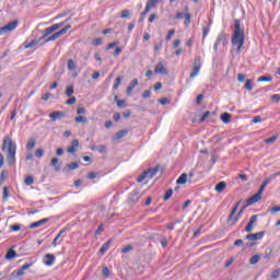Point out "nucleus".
<instances>
[{
	"label": "nucleus",
	"instance_id": "79ce46f5",
	"mask_svg": "<svg viewBox=\"0 0 280 280\" xmlns=\"http://www.w3.org/2000/svg\"><path fill=\"white\" fill-rule=\"evenodd\" d=\"M126 135H128V131H126V130L118 131L116 133V139H124V137H126Z\"/></svg>",
	"mask_w": 280,
	"mask_h": 280
},
{
	"label": "nucleus",
	"instance_id": "864d4df0",
	"mask_svg": "<svg viewBox=\"0 0 280 280\" xmlns=\"http://www.w3.org/2000/svg\"><path fill=\"white\" fill-rule=\"evenodd\" d=\"M277 141V136H272L271 138L265 139V143H275Z\"/></svg>",
	"mask_w": 280,
	"mask_h": 280
},
{
	"label": "nucleus",
	"instance_id": "2eb2a0df",
	"mask_svg": "<svg viewBox=\"0 0 280 280\" xmlns=\"http://www.w3.org/2000/svg\"><path fill=\"white\" fill-rule=\"evenodd\" d=\"M264 237V232H258L256 234H248L246 236V240H248V242H257V240H261Z\"/></svg>",
	"mask_w": 280,
	"mask_h": 280
},
{
	"label": "nucleus",
	"instance_id": "6e6d98bb",
	"mask_svg": "<svg viewBox=\"0 0 280 280\" xmlns=\"http://www.w3.org/2000/svg\"><path fill=\"white\" fill-rule=\"evenodd\" d=\"M150 7H145L144 11L140 14V18L145 19L148 16V12H150Z\"/></svg>",
	"mask_w": 280,
	"mask_h": 280
},
{
	"label": "nucleus",
	"instance_id": "7ed1b4c3",
	"mask_svg": "<svg viewBox=\"0 0 280 280\" xmlns=\"http://www.w3.org/2000/svg\"><path fill=\"white\" fill-rule=\"evenodd\" d=\"M229 38V35L224 32H221L215 42H214V54H218V50L220 49V47H226V45H229V40L226 39Z\"/></svg>",
	"mask_w": 280,
	"mask_h": 280
},
{
	"label": "nucleus",
	"instance_id": "a211bd4d",
	"mask_svg": "<svg viewBox=\"0 0 280 280\" xmlns=\"http://www.w3.org/2000/svg\"><path fill=\"white\" fill-rule=\"evenodd\" d=\"M78 167H80V164H78V162H72L63 167V172L69 174V172H73V170H78Z\"/></svg>",
	"mask_w": 280,
	"mask_h": 280
},
{
	"label": "nucleus",
	"instance_id": "6e6552de",
	"mask_svg": "<svg viewBox=\"0 0 280 280\" xmlns=\"http://www.w3.org/2000/svg\"><path fill=\"white\" fill-rule=\"evenodd\" d=\"M166 65L165 61H160L155 67L154 73H158L159 75H167L168 71Z\"/></svg>",
	"mask_w": 280,
	"mask_h": 280
},
{
	"label": "nucleus",
	"instance_id": "49530a36",
	"mask_svg": "<svg viewBox=\"0 0 280 280\" xmlns=\"http://www.w3.org/2000/svg\"><path fill=\"white\" fill-rule=\"evenodd\" d=\"M96 150L100 154H106V145L104 144L98 145Z\"/></svg>",
	"mask_w": 280,
	"mask_h": 280
},
{
	"label": "nucleus",
	"instance_id": "c03bdc74",
	"mask_svg": "<svg viewBox=\"0 0 280 280\" xmlns=\"http://www.w3.org/2000/svg\"><path fill=\"white\" fill-rule=\"evenodd\" d=\"M8 175V171H2L0 174V185H3L5 183V176Z\"/></svg>",
	"mask_w": 280,
	"mask_h": 280
},
{
	"label": "nucleus",
	"instance_id": "c85d7f7f",
	"mask_svg": "<svg viewBox=\"0 0 280 280\" xmlns=\"http://www.w3.org/2000/svg\"><path fill=\"white\" fill-rule=\"evenodd\" d=\"M221 121L223 124H231V114L224 113L221 115Z\"/></svg>",
	"mask_w": 280,
	"mask_h": 280
},
{
	"label": "nucleus",
	"instance_id": "39448f33",
	"mask_svg": "<svg viewBox=\"0 0 280 280\" xmlns=\"http://www.w3.org/2000/svg\"><path fill=\"white\" fill-rule=\"evenodd\" d=\"M70 30H71V24L66 25L63 28H61L57 33H55L51 36L47 37L45 39V43H51L54 40H58V38H60V36H65V34H67V32L70 31Z\"/></svg>",
	"mask_w": 280,
	"mask_h": 280
},
{
	"label": "nucleus",
	"instance_id": "4d7b16f0",
	"mask_svg": "<svg viewBox=\"0 0 280 280\" xmlns=\"http://www.w3.org/2000/svg\"><path fill=\"white\" fill-rule=\"evenodd\" d=\"M74 120L77 121V124H82V122L86 121V117L78 116Z\"/></svg>",
	"mask_w": 280,
	"mask_h": 280
},
{
	"label": "nucleus",
	"instance_id": "e2e57ef3",
	"mask_svg": "<svg viewBox=\"0 0 280 280\" xmlns=\"http://www.w3.org/2000/svg\"><path fill=\"white\" fill-rule=\"evenodd\" d=\"M209 115H211V112H209V110L205 112L203 115L201 116L200 121L201 122L205 121V119H207V117H209Z\"/></svg>",
	"mask_w": 280,
	"mask_h": 280
},
{
	"label": "nucleus",
	"instance_id": "bf43d9fd",
	"mask_svg": "<svg viewBox=\"0 0 280 280\" xmlns=\"http://www.w3.org/2000/svg\"><path fill=\"white\" fill-rule=\"evenodd\" d=\"M88 178H89V180H93V179L97 178V173H95V172L89 173Z\"/></svg>",
	"mask_w": 280,
	"mask_h": 280
},
{
	"label": "nucleus",
	"instance_id": "412c9836",
	"mask_svg": "<svg viewBox=\"0 0 280 280\" xmlns=\"http://www.w3.org/2000/svg\"><path fill=\"white\" fill-rule=\"evenodd\" d=\"M50 165H51V167L55 168V172H60L61 164H60V160L58 158H52Z\"/></svg>",
	"mask_w": 280,
	"mask_h": 280
},
{
	"label": "nucleus",
	"instance_id": "ddd939ff",
	"mask_svg": "<svg viewBox=\"0 0 280 280\" xmlns=\"http://www.w3.org/2000/svg\"><path fill=\"white\" fill-rule=\"evenodd\" d=\"M49 222V218L42 219L39 221H36L28 225V229H38L39 226H44V224H47Z\"/></svg>",
	"mask_w": 280,
	"mask_h": 280
},
{
	"label": "nucleus",
	"instance_id": "a18cd8bd",
	"mask_svg": "<svg viewBox=\"0 0 280 280\" xmlns=\"http://www.w3.org/2000/svg\"><path fill=\"white\" fill-rule=\"evenodd\" d=\"M145 178H148V173H145V171L138 177V183H143V180H145Z\"/></svg>",
	"mask_w": 280,
	"mask_h": 280
},
{
	"label": "nucleus",
	"instance_id": "0e129e2a",
	"mask_svg": "<svg viewBox=\"0 0 280 280\" xmlns=\"http://www.w3.org/2000/svg\"><path fill=\"white\" fill-rule=\"evenodd\" d=\"M253 124H261V116H255L253 118Z\"/></svg>",
	"mask_w": 280,
	"mask_h": 280
},
{
	"label": "nucleus",
	"instance_id": "338daca9",
	"mask_svg": "<svg viewBox=\"0 0 280 280\" xmlns=\"http://www.w3.org/2000/svg\"><path fill=\"white\" fill-rule=\"evenodd\" d=\"M272 102H280V94H273L271 96Z\"/></svg>",
	"mask_w": 280,
	"mask_h": 280
},
{
	"label": "nucleus",
	"instance_id": "774afa93",
	"mask_svg": "<svg viewBox=\"0 0 280 280\" xmlns=\"http://www.w3.org/2000/svg\"><path fill=\"white\" fill-rule=\"evenodd\" d=\"M11 231H21V225L20 224H15V225H11Z\"/></svg>",
	"mask_w": 280,
	"mask_h": 280
},
{
	"label": "nucleus",
	"instance_id": "a878e982",
	"mask_svg": "<svg viewBox=\"0 0 280 280\" xmlns=\"http://www.w3.org/2000/svg\"><path fill=\"white\" fill-rule=\"evenodd\" d=\"M109 248H110V241H107L100 248L101 255H104Z\"/></svg>",
	"mask_w": 280,
	"mask_h": 280
},
{
	"label": "nucleus",
	"instance_id": "2f4dec72",
	"mask_svg": "<svg viewBox=\"0 0 280 280\" xmlns=\"http://www.w3.org/2000/svg\"><path fill=\"white\" fill-rule=\"evenodd\" d=\"M173 194H174V190H173V189L166 190V192H165V195H164V197H163V201H164V202H167V200H170V198H172Z\"/></svg>",
	"mask_w": 280,
	"mask_h": 280
},
{
	"label": "nucleus",
	"instance_id": "09e8293b",
	"mask_svg": "<svg viewBox=\"0 0 280 280\" xmlns=\"http://www.w3.org/2000/svg\"><path fill=\"white\" fill-rule=\"evenodd\" d=\"M75 102H78V100L75 98V96H72V97H70V98L66 102V104H67L68 106H73V104H75Z\"/></svg>",
	"mask_w": 280,
	"mask_h": 280
},
{
	"label": "nucleus",
	"instance_id": "c9c22d12",
	"mask_svg": "<svg viewBox=\"0 0 280 280\" xmlns=\"http://www.w3.org/2000/svg\"><path fill=\"white\" fill-rule=\"evenodd\" d=\"M68 70L75 71V61L73 59L68 60Z\"/></svg>",
	"mask_w": 280,
	"mask_h": 280
},
{
	"label": "nucleus",
	"instance_id": "aec40b11",
	"mask_svg": "<svg viewBox=\"0 0 280 280\" xmlns=\"http://www.w3.org/2000/svg\"><path fill=\"white\" fill-rule=\"evenodd\" d=\"M62 117H65L63 112H52L51 114H49V118L51 119V121H57V119H62Z\"/></svg>",
	"mask_w": 280,
	"mask_h": 280
},
{
	"label": "nucleus",
	"instance_id": "9b49d317",
	"mask_svg": "<svg viewBox=\"0 0 280 280\" xmlns=\"http://www.w3.org/2000/svg\"><path fill=\"white\" fill-rule=\"evenodd\" d=\"M264 194V190H258V192L256 195H253L248 200H247V205H256V202L261 200V195Z\"/></svg>",
	"mask_w": 280,
	"mask_h": 280
},
{
	"label": "nucleus",
	"instance_id": "393cba45",
	"mask_svg": "<svg viewBox=\"0 0 280 280\" xmlns=\"http://www.w3.org/2000/svg\"><path fill=\"white\" fill-rule=\"evenodd\" d=\"M147 173L148 178H154L156 176L159 168H149L148 171H144Z\"/></svg>",
	"mask_w": 280,
	"mask_h": 280
},
{
	"label": "nucleus",
	"instance_id": "37998d69",
	"mask_svg": "<svg viewBox=\"0 0 280 280\" xmlns=\"http://www.w3.org/2000/svg\"><path fill=\"white\" fill-rule=\"evenodd\" d=\"M66 95H67V97H71V95H73V85H69L66 89Z\"/></svg>",
	"mask_w": 280,
	"mask_h": 280
},
{
	"label": "nucleus",
	"instance_id": "f3484780",
	"mask_svg": "<svg viewBox=\"0 0 280 280\" xmlns=\"http://www.w3.org/2000/svg\"><path fill=\"white\" fill-rule=\"evenodd\" d=\"M66 231H67L66 229H62V230L57 234V236L54 238V241H52V243H51V246H54V248H56V247L58 246V244H61L62 241H59V242H58V240H60V238L62 237V235H65Z\"/></svg>",
	"mask_w": 280,
	"mask_h": 280
},
{
	"label": "nucleus",
	"instance_id": "58836bf2",
	"mask_svg": "<svg viewBox=\"0 0 280 280\" xmlns=\"http://www.w3.org/2000/svg\"><path fill=\"white\" fill-rule=\"evenodd\" d=\"M14 257H16V252H14L13 249L7 253V256H5L7 259H14Z\"/></svg>",
	"mask_w": 280,
	"mask_h": 280
},
{
	"label": "nucleus",
	"instance_id": "423d86ee",
	"mask_svg": "<svg viewBox=\"0 0 280 280\" xmlns=\"http://www.w3.org/2000/svg\"><path fill=\"white\" fill-rule=\"evenodd\" d=\"M15 27H19V20H14L9 24L0 27V36H3V34H8V32H14Z\"/></svg>",
	"mask_w": 280,
	"mask_h": 280
},
{
	"label": "nucleus",
	"instance_id": "13d9d810",
	"mask_svg": "<svg viewBox=\"0 0 280 280\" xmlns=\"http://www.w3.org/2000/svg\"><path fill=\"white\" fill-rule=\"evenodd\" d=\"M280 277V271L279 270H273L272 273H271V278L272 279H279Z\"/></svg>",
	"mask_w": 280,
	"mask_h": 280
},
{
	"label": "nucleus",
	"instance_id": "052dcab7",
	"mask_svg": "<svg viewBox=\"0 0 280 280\" xmlns=\"http://www.w3.org/2000/svg\"><path fill=\"white\" fill-rule=\"evenodd\" d=\"M132 250V245H127L125 248L121 249V253H130Z\"/></svg>",
	"mask_w": 280,
	"mask_h": 280
},
{
	"label": "nucleus",
	"instance_id": "f257e3e1",
	"mask_svg": "<svg viewBox=\"0 0 280 280\" xmlns=\"http://www.w3.org/2000/svg\"><path fill=\"white\" fill-rule=\"evenodd\" d=\"M2 152H8L7 159L9 165L16 164V143L10 138V136H5L2 142Z\"/></svg>",
	"mask_w": 280,
	"mask_h": 280
},
{
	"label": "nucleus",
	"instance_id": "9d476101",
	"mask_svg": "<svg viewBox=\"0 0 280 280\" xmlns=\"http://www.w3.org/2000/svg\"><path fill=\"white\" fill-rule=\"evenodd\" d=\"M277 176H280V173H275L271 176L265 178L259 189L264 191V189H266V187H268V185H270V183L273 182Z\"/></svg>",
	"mask_w": 280,
	"mask_h": 280
},
{
	"label": "nucleus",
	"instance_id": "473e14b6",
	"mask_svg": "<svg viewBox=\"0 0 280 280\" xmlns=\"http://www.w3.org/2000/svg\"><path fill=\"white\" fill-rule=\"evenodd\" d=\"M161 0H148L147 2V8H149V10H152V8H154V5H156Z\"/></svg>",
	"mask_w": 280,
	"mask_h": 280
},
{
	"label": "nucleus",
	"instance_id": "4be33fe9",
	"mask_svg": "<svg viewBox=\"0 0 280 280\" xmlns=\"http://www.w3.org/2000/svg\"><path fill=\"white\" fill-rule=\"evenodd\" d=\"M224 189H226V182H220L215 185L214 191H217V194H222Z\"/></svg>",
	"mask_w": 280,
	"mask_h": 280
},
{
	"label": "nucleus",
	"instance_id": "1a4fd4ad",
	"mask_svg": "<svg viewBox=\"0 0 280 280\" xmlns=\"http://www.w3.org/2000/svg\"><path fill=\"white\" fill-rule=\"evenodd\" d=\"M237 207H240V203H236V205H235V207L232 209V211H231V213H230V215H229V218H228V221H229V222L232 221V224H233V225H234V224H237V222L240 221V218H242L240 214H236V215H235V213H237ZM233 215H235L234 219H233Z\"/></svg>",
	"mask_w": 280,
	"mask_h": 280
},
{
	"label": "nucleus",
	"instance_id": "6ab92c4d",
	"mask_svg": "<svg viewBox=\"0 0 280 280\" xmlns=\"http://www.w3.org/2000/svg\"><path fill=\"white\" fill-rule=\"evenodd\" d=\"M139 86V80L133 79L130 83V85L127 88V95H132V91Z\"/></svg>",
	"mask_w": 280,
	"mask_h": 280
},
{
	"label": "nucleus",
	"instance_id": "7c9ffc66",
	"mask_svg": "<svg viewBox=\"0 0 280 280\" xmlns=\"http://www.w3.org/2000/svg\"><path fill=\"white\" fill-rule=\"evenodd\" d=\"M184 19H185L184 25H185L186 27H189V25H190V23H191V14L185 13Z\"/></svg>",
	"mask_w": 280,
	"mask_h": 280
},
{
	"label": "nucleus",
	"instance_id": "a19ab883",
	"mask_svg": "<svg viewBox=\"0 0 280 280\" xmlns=\"http://www.w3.org/2000/svg\"><path fill=\"white\" fill-rule=\"evenodd\" d=\"M10 198V190L8 189V186L3 187V200H8Z\"/></svg>",
	"mask_w": 280,
	"mask_h": 280
},
{
	"label": "nucleus",
	"instance_id": "dca6fc26",
	"mask_svg": "<svg viewBox=\"0 0 280 280\" xmlns=\"http://www.w3.org/2000/svg\"><path fill=\"white\" fill-rule=\"evenodd\" d=\"M79 147H80V141L72 140L71 147H69L67 151L69 152V154H75Z\"/></svg>",
	"mask_w": 280,
	"mask_h": 280
},
{
	"label": "nucleus",
	"instance_id": "f8f14e48",
	"mask_svg": "<svg viewBox=\"0 0 280 280\" xmlns=\"http://www.w3.org/2000/svg\"><path fill=\"white\" fill-rule=\"evenodd\" d=\"M44 264L48 267L54 266V264H56V256H54L52 254H46Z\"/></svg>",
	"mask_w": 280,
	"mask_h": 280
},
{
	"label": "nucleus",
	"instance_id": "680f3d73",
	"mask_svg": "<svg viewBox=\"0 0 280 280\" xmlns=\"http://www.w3.org/2000/svg\"><path fill=\"white\" fill-rule=\"evenodd\" d=\"M110 270H108V267L103 268V277H109Z\"/></svg>",
	"mask_w": 280,
	"mask_h": 280
},
{
	"label": "nucleus",
	"instance_id": "4468645a",
	"mask_svg": "<svg viewBox=\"0 0 280 280\" xmlns=\"http://www.w3.org/2000/svg\"><path fill=\"white\" fill-rule=\"evenodd\" d=\"M255 222H257V214L250 217L249 222L245 226L246 233H250V231H253V225L255 224Z\"/></svg>",
	"mask_w": 280,
	"mask_h": 280
},
{
	"label": "nucleus",
	"instance_id": "de8ad7c7",
	"mask_svg": "<svg viewBox=\"0 0 280 280\" xmlns=\"http://www.w3.org/2000/svg\"><path fill=\"white\" fill-rule=\"evenodd\" d=\"M121 19H128L130 16V10L126 9L121 11Z\"/></svg>",
	"mask_w": 280,
	"mask_h": 280
},
{
	"label": "nucleus",
	"instance_id": "e433bc0d",
	"mask_svg": "<svg viewBox=\"0 0 280 280\" xmlns=\"http://www.w3.org/2000/svg\"><path fill=\"white\" fill-rule=\"evenodd\" d=\"M44 155H45V150L44 149H37L35 151L36 159H43Z\"/></svg>",
	"mask_w": 280,
	"mask_h": 280
},
{
	"label": "nucleus",
	"instance_id": "3c124183",
	"mask_svg": "<svg viewBox=\"0 0 280 280\" xmlns=\"http://www.w3.org/2000/svg\"><path fill=\"white\" fill-rule=\"evenodd\" d=\"M117 45H119V42H113L110 44H108L105 49H113L114 47H117Z\"/></svg>",
	"mask_w": 280,
	"mask_h": 280
},
{
	"label": "nucleus",
	"instance_id": "603ef678",
	"mask_svg": "<svg viewBox=\"0 0 280 280\" xmlns=\"http://www.w3.org/2000/svg\"><path fill=\"white\" fill-rule=\"evenodd\" d=\"M174 34H176V31L175 30H170L167 35H166V40H171L172 36H174Z\"/></svg>",
	"mask_w": 280,
	"mask_h": 280
},
{
	"label": "nucleus",
	"instance_id": "72a5a7b5",
	"mask_svg": "<svg viewBox=\"0 0 280 280\" xmlns=\"http://www.w3.org/2000/svg\"><path fill=\"white\" fill-rule=\"evenodd\" d=\"M122 81H124V77H117L116 81H115V83L113 85V89H115V90L119 89V86H120Z\"/></svg>",
	"mask_w": 280,
	"mask_h": 280
},
{
	"label": "nucleus",
	"instance_id": "4c0bfd02",
	"mask_svg": "<svg viewBox=\"0 0 280 280\" xmlns=\"http://www.w3.org/2000/svg\"><path fill=\"white\" fill-rule=\"evenodd\" d=\"M257 82H272V77L262 75L258 78Z\"/></svg>",
	"mask_w": 280,
	"mask_h": 280
},
{
	"label": "nucleus",
	"instance_id": "5701e85b",
	"mask_svg": "<svg viewBox=\"0 0 280 280\" xmlns=\"http://www.w3.org/2000/svg\"><path fill=\"white\" fill-rule=\"evenodd\" d=\"M187 173H183L176 180L177 185H185V183H187Z\"/></svg>",
	"mask_w": 280,
	"mask_h": 280
},
{
	"label": "nucleus",
	"instance_id": "0eeeda50",
	"mask_svg": "<svg viewBox=\"0 0 280 280\" xmlns=\"http://www.w3.org/2000/svg\"><path fill=\"white\" fill-rule=\"evenodd\" d=\"M32 268V264H25L23 265L19 270H14L10 275V279H19V277H23L25 275V270Z\"/></svg>",
	"mask_w": 280,
	"mask_h": 280
},
{
	"label": "nucleus",
	"instance_id": "b1692460",
	"mask_svg": "<svg viewBox=\"0 0 280 280\" xmlns=\"http://www.w3.org/2000/svg\"><path fill=\"white\" fill-rule=\"evenodd\" d=\"M34 148H36V140L34 138H31L26 144V150H28V152H32Z\"/></svg>",
	"mask_w": 280,
	"mask_h": 280
},
{
	"label": "nucleus",
	"instance_id": "bb28decb",
	"mask_svg": "<svg viewBox=\"0 0 280 280\" xmlns=\"http://www.w3.org/2000/svg\"><path fill=\"white\" fill-rule=\"evenodd\" d=\"M54 32H56L54 30V26H49V27L45 28L44 32H43L42 39L47 38V36H49V34H54Z\"/></svg>",
	"mask_w": 280,
	"mask_h": 280
},
{
	"label": "nucleus",
	"instance_id": "f03ea898",
	"mask_svg": "<svg viewBox=\"0 0 280 280\" xmlns=\"http://www.w3.org/2000/svg\"><path fill=\"white\" fill-rule=\"evenodd\" d=\"M244 31L240 26V20L235 21L234 24V33L232 35V45L233 47H237V54H242V47H244Z\"/></svg>",
	"mask_w": 280,
	"mask_h": 280
},
{
	"label": "nucleus",
	"instance_id": "5fc2aeb1",
	"mask_svg": "<svg viewBox=\"0 0 280 280\" xmlns=\"http://www.w3.org/2000/svg\"><path fill=\"white\" fill-rule=\"evenodd\" d=\"M150 7H145L144 11L140 14V18L145 19L148 16V12H150Z\"/></svg>",
	"mask_w": 280,
	"mask_h": 280
},
{
	"label": "nucleus",
	"instance_id": "c756f323",
	"mask_svg": "<svg viewBox=\"0 0 280 280\" xmlns=\"http://www.w3.org/2000/svg\"><path fill=\"white\" fill-rule=\"evenodd\" d=\"M259 259H261V256H259V255H254V256L250 257L249 264H250L252 266H255V264H258V262H259Z\"/></svg>",
	"mask_w": 280,
	"mask_h": 280
},
{
	"label": "nucleus",
	"instance_id": "20e7f679",
	"mask_svg": "<svg viewBox=\"0 0 280 280\" xmlns=\"http://www.w3.org/2000/svg\"><path fill=\"white\" fill-rule=\"evenodd\" d=\"M200 69H202V59L200 57H196L190 72V80H194V78H197V75L200 74Z\"/></svg>",
	"mask_w": 280,
	"mask_h": 280
},
{
	"label": "nucleus",
	"instance_id": "8fccbe9b",
	"mask_svg": "<svg viewBox=\"0 0 280 280\" xmlns=\"http://www.w3.org/2000/svg\"><path fill=\"white\" fill-rule=\"evenodd\" d=\"M25 185H27V186L34 185V177L27 176V177L25 178Z\"/></svg>",
	"mask_w": 280,
	"mask_h": 280
},
{
	"label": "nucleus",
	"instance_id": "ea45409f",
	"mask_svg": "<svg viewBox=\"0 0 280 280\" xmlns=\"http://www.w3.org/2000/svg\"><path fill=\"white\" fill-rule=\"evenodd\" d=\"M102 43H104V38L98 37L92 40V45H94L95 47H97L98 45H102Z\"/></svg>",
	"mask_w": 280,
	"mask_h": 280
},
{
	"label": "nucleus",
	"instance_id": "69168bd1",
	"mask_svg": "<svg viewBox=\"0 0 280 280\" xmlns=\"http://www.w3.org/2000/svg\"><path fill=\"white\" fill-rule=\"evenodd\" d=\"M237 80H238V82H244L246 80V75H244V73H240L237 75Z\"/></svg>",
	"mask_w": 280,
	"mask_h": 280
},
{
	"label": "nucleus",
	"instance_id": "cd10ccee",
	"mask_svg": "<svg viewBox=\"0 0 280 280\" xmlns=\"http://www.w3.org/2000/svg\"><path fill=\"white\" fill-rule=\"evenodd\" d=\"M209 32H211V24H208L206 26H202V38H207L209 36Z\"/></svg>",
	"mask_w": 280,
	"mask_h": 280
},
{
	"label": "nucleus",
	"instance_id": "f704fd0d",
	"mask_svg": "<svg viewBox=\"0 0 280 280\" xmlns=\"http://www.w3.org/2000/svg\"><path fill=\"white\" fill-rule=\"evenodd\" d=\"M244 89H246V91H249V92L253 91V81L250 79L246 80Z\"/></svg>",
	"mask_w": 280,
	"mask_h": 280
}]
</instances>
